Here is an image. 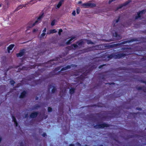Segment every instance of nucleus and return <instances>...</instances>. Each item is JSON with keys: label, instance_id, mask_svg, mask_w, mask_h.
Listing matches in <instances>:
<instances>
[{"label": "nucleus", "instance_id": "nucleus-1", "mask_svg": "<svg viewBox=\"0 0 146 146\" xmlns=\"http://www.w3.org/2000/svg\"><path fill=\"white\" fill-rule=\"evenodd\" d=\"M136 38H134L131 39L130 40L124 41L120 43L113 44L111 45L106 44L104 46L102 44H100L95 46V47L98 48L99 49L102 50L104 49V47L108 48H118L121 45L125 44L127 43H130L134 41H137Z\"/></svg>", "mask_w": 146, "mask_h": 146}, {"label": "nucleus", "instance_id": "nucleus-2", "mask_svg": "<svg viewBox=\"0 0 146 146\" xmlns=\"http://www.w3.org/2000/svg\"><path fill=\"white\" fill-rule=\"evenodd\" d=\"M44 15V13H42V14L40 15L36 20L34 23L33 24L31 22H29L28 24V26L27 27V31L29 30L30 29L34 26H35L37 24L40 23V20L42 18Z\"/></svg>", "mask_w": 146, "mask_h": 146}, {"label": "nucleus", "instance_id": "nucleus-3", "mask_svg": "<svg viewBox=\"0 0 146 146\" xmlns=\"http://www.w3.org/2000/svg\"><path fill=\"white\" fill-rule=\"evenodd\" d=\"M44 15V13H42V14L40 15L36 20L34 23L33 24L31 22H29L28 24V26L27 27V31L29 30L30 29L34 26H35L37 24L40 23V20L42 18Z\"/></svg>", "mask_w": 146, "mask_h": 146}, {"label": "nucleus", "instance_id": "nucleus-4", "mask_svg": "<svg viewBox=\"0 0 146 146\" xmlns=\"http://www.w3.org/2000/svg\"><path fill=\"white\" fill-rule=\"evenodd\" d=\"M127 54L121 53L118 54H112L110 55H108L107 57L108 58L112 59L114 58L115 59H119L122 57H124L127 56Z\"/></svg>", "mask_w": 146, "mask_h": 146}, {"label": "nucleus", "instance_id": "nucleus-5", "mask_svg": "<svg viewBox=\"0 0 146 146\" xmlns=\"http://www.w3.org/2000/svg\"><path fill=\"white\" fill-rule=\"evenodd\" d=\"M40 0H31L29 2L25 4L24 5H19L15 10V11H17L19 10L20 9L22 8L23 7H27V5L29 6L31 5L32 4H34L36 2L38 1H40Z\"/></svg>", "mask_w": 146, "mask_h": 146}, {"label": "nucleus", "instance_id": "nucleus-6", "mask_svg": "<svg viewBox=\"0 0 146 146\" xmlns=\"http://www.w3.org/2000/svg\"><path fill=\"white\" fill-rule=\"evenodd\" d=\"M110 126V125L103 123L102 124H98L94 126V127L95 129L103 128L105 127H108Z\"/></svg>", "mask_w": 146, "mask_h": 146}, {"label": "nucleus", "instance_id": "nucleus-7", "mask_svg": "<svg viewBox=\"0 0 146 146\" xmlns=\"http://www.w3.org/2000/svg\"><path fill=\"white\" fill-rule=\"evenodd\" d=\"M130 70L133 73H139L144 72L141 69L131 68Z\"/></svg>", "mask_w": 146, "mask_h": 146}, {"label": "nucleus", "instance_id": "nucleus-8", "mask_svg": "<svg viewBox=\"0 0 146 146\" xmlns=\"http://www.w3.org/2000/svg\"><path fill=\"white\" fill-rule=\"evenodd\" d=\"M131 2V0H128L123 4H121L118 7H117V10L121 8L123 6H125L128 5Z\"/></svg>", "mask_w": 146, "mask_h": 146}, {"label": "nucleus", "instance_id": "nucleus-9", "mask_svg": "<svg viewBox=\"0 0 146 146\" xmlns=\"http://www.w3.org/2000/svg\"><path fill=\"white\" fill-rule=\"evenodd\" d=\"M35 66L34 65L31 66L29 67H27V66H23L22 67V68L20 69L21 70H29L30 69H32L33 68H34Z\"/></svg>", "mask_w": 146, "mask_h": 146}, {"label": "nucleus", "instance_id": "nucleus-10", "mask_svg": "<svg viewBox=\"0 0 146 146\" xmlns=\"http://www.w3.org/2000/svg\"><path fill=\"white\" fill-rule=\"evenodd\" d=\"M27 94V91L25 90L23 91L20 94L19 96V98L21 99L23 98L26 96V95Z\"/></svg>", "mask_w": 146, "mask_h": 146}, {"label": "nucleus", "instance_id": "nucleus-11", "mask_svg": "<svg viewBox=\"0 0 146 146\" xmlns=\"http://www.w3.org/2000/svg\"><path fill=\"white\" fill-rule=\"evenodd\" d=\"M25 53V50L24 49L21 50L19 53L16 54V56L17 57H21L23 56Z\"/></svg>", "mask_w": 146, "mask_h": 146}, {"label": "nucleus", "instance_id": "nucleus-12", "mask_svg": "<svg viewBox=\"0 0 146 146\" xmlns=\"http://www.w3.org/2000/svg\"><path fill=\"white\" fill-rule=\"evenodd\" d=\"M38 114V112L35 111L32 112L30 115V117L31 118H35L37 117Z\"/></svg>", "mask_w": 146, "mask_h": 146}, {"label": "nucleus", "instance_id": "nucleus-13", "mask_svg": "<svg viewBox=\"0 0 146 146\" xmlns=\"http://www.w3.org/2000/svg\"><path fill=\"white\" fill-rule=\"evenodd\" d=\"M96 47L95 46L90 47L87 48H86L83 50V51L84 52H90L93 50L94 48Z\"/></svg>", "mask_w": 146, "mask_h": 146}, {"label": "nucleus", "instance_id": "nucleus-14", "mask_svg": "<svg viewBox=\"0 0 146 146\" xmlns=\"http://www.w3.org/2000/svg\"><path fill=\"white\" fill-rule=\"evenodd\" d=\"M86 75H85L84 73H83L82 74L78 77V78L80 80H83L86 78Z\"/></svg>", "mask_w": 146, "mask_h": 146}, {"label": "nucleus", "instance_id": "nucleus-15", "mask_svg": "<svg viewBox=\"0 0 146 146\" xmlns=\"http://www.w3.org/2000/svg\"><path fill=\"white\" fill-rule=\"evenodd\" d=\"M113 36L117 38V40H119L121 38V37L120 35L118 34L117 32H115L113 33Z\"/></svg>", "mask_w": 146, "mask_h": 146}, {"label": "nucleus", "instance_id": "nucleus-16", "mask_svg": "<svg viewBox=\"0 0 146 146\" xmlns=\"http://www.w3.org/2000/svg\"><path fill=\"white\" fill-rule=\"evenodd\" d=\"M120 18V16H119L116 20H114L113 22V27L116 26V23H117L119 21Z\"/></svg>", "mask_w": 146, "mask_h": 146}, {"label": "nucleus", "instance_id": "nucleus-17", "mask_svg": "<svg viewBox=\"0 0 146 146\" xmlns=\"http://www.w3.org/2000/svg\"><path fill=\"white\" fill-rule=\"evenodd\" d=\"M14 46V44H11L7 47L8 52L9 53H10V50H11Z\"/></svg>", "mask_w": 146, "mask_h": 146}, {"label": "nucleus", "instance_id": "nucleus-18", "mask_svg": "<svg viewBox=\"0 0 146 146\" xmlns=\"http://www.w3.org/2000/svg\"><path fill=\"white\" fill-rule=\"evenodd\" d=\"M73 47H74L75 48H76L78 47V46L76 44H73L70 46H68V48H69L68 49L69 50L72 49L73 48Z\"/></svg>", "mask_w": 146, "mask_h": 146}, {"label": "nucleus", "instance_id": "nucleus-19", "mask_svg": "<svg viewBox=\"0 0 146 146\" xmlns=\"http://www.w3.org/2000/svg\"><path fill=\"white\" fill-rule=\"evenodd\" d=\"M50 87H53V88L51 90V92L52 93L54 94L57 91V89L55 86H52V84H50L49 85Z\"/></svg>", "mask_w": 146, "mask_h": 146}, {"label": "nucleus", "instance_id": "nucleus-20", "mask_svg": "<svg viewBox=\"0 0 146 146\" xmlns=\"http://www.w3.org/2000/svg\"><path fill=\"white\" fill-rule=\"evenodd\" d=\"M33 82L36 85H37L40 84L41 83V81L40 79L36 80H34Z\"/></svg>", "mask_w": 146, "mask_h": 146}, {"label": "nucleus", "instance_id": "nucleus-21", "mask_svg": "<svg viewBox=\"0 0 146 146\" xmlns=\"http://www.w3.org/2000/svg\"><path fill=\"white\" fill-rule=\"evenodd\" d=\"M76 43L78 44V46H81L84 44V41L82 39H80L78 41L76 42Z\"/></svg>", "mask_w": 146, "mask_h": 146}, {"label": "nucleus", "instance_id": "nucleus-22", "mask_svg": "<svg viewBox=\"0 0 146 146\" xmlns=\"http://www.w3.org/2000/svg\"><path fill=\"white\" fill-rule=\"evenodd\" d=\"M75 38L76 37L75 36H73L71 37V38L66 42V44L68 45L70 44L71 43V41L73 39H75Z\"/></svg>", "mask_w": 146, "mask_h": 146}, {"label": "nucleus", "instance_id": "nucleus-23", "mask_svg": "<svg viewBox=\"0 0 146 146\" xmlns=\"http://www.w3.org/2000/svg\"><path fill=\"white\" fill-rule=\"evenodd\" d=\"M56 32L57 31L55 29L50 30L49 32H47V34L49 35L50 34H53Z\"/></svg>", "mask_w": 146, "mask_h": 146}, {"label": "nucleus", "instance_id": "nucleus-24", "mask_svg": "<svg viewBox=\"0 0 146 146\" xmlns=\"http://www.w3.org/2000/svg\"><path fill=\"white\" fill-rule=\"evenodd\" d=\"M120 111L118 112V113H115L113 114V117L114 118H118L120 117Z\"/></svg>", "mask_w": 146, "mask_h": 146}, {"label": "nucleus", "instance_id": "nucleus-25", "mask_svg": "<svg viewBox=\"0 0 146 146\" xmlns=\"http://www.w3.org/2000/svg\"><path fill=\"white\" fill-rule=\"evenodd\" d=\"M55 74H56L54 73V72H51L47 75V77L48 78H50V77H51L54 76L55 75Z\"/></svg>", "mask_w": 146, "mask_h": 146}, {"label": "nucleus", "instance_id": "nucleus-26", "mask_svg": "<svg viewBox=\"0 0 146 146\" xmlns=\"http://www.w3.org/2000/svg\"><path fill=\"white\" fill-rule=\"evenodd\" d=\"M75 89L74 88H72L69 90V93L71 95H72L75 92Z\"/></svg>", "mask_w": 146, "mask_h": 146}, {"label": "nucleus", "instance_id": "nucleus-27", "mask_svg": "<svg viewBox=\"0 0 146 146\" xmlns=\"http://www.w3.org/2000/svg\"><path fill=\"white\" fill-rule=\"evenodd\" d=\"M77 65L73 64H71L70 65H67L66 66V70L68 69H70L71 68V66L74 67H76L77 66Z\"/></svg>", "mask_w": 146, "mask_h": 146}, {"label": "nucleus", "instance_id": "nucleus-28", "mask_svg": "<svg viewBox=\"0 0 146 146\" xmlns=\"http://www.w3.org/2000/svg\"><path fill=\"white\" fill-rule=\"evenodd\" d=\"M84 40L88 44H94V43L92 41L90 40L86 39H85Z\"/></svg>", "mask_w": 146, "mask_h": 146}, {"label": "nucleus", "instance_id": "nucleus-29", "mask_svg": "<svg viewBox=\"0 0 146 146\" xmlns=\"http://www.w3.org/2000/svg\"><path fill=\"white\" fill-rule=\"evenodd\" d=\"M82 6L84 8H89L88 3H84L82 4Z\"/></svg>", "mask_w": 146, "mask_h": 146}, {"label": "nucleus", "instance_id": "nucleus-30", "mask_svg": "<svg viewBox=\"0 0 146 146\" xmlns=\"http://www.w3.org/2000/svg\"><path fill=\"white\" fill-rule=\"evenodd\" d=\"M88 3L89 7H95L96 6V5L94 3L88 2Z\"/></svg>", "mask_w": 146, "mask_h": 146}, {"label": "nucleus", "instance_id": "nucleus-31", "mask_svg": "<svg viewBox=\"0 0 146 146\" xmlns=\"http://www.w3.org/2000/svg\"><path fill=\"white\" fill-rule=\"evenodd\" d=\"M63 1V0H61L59 1L56 6V7L57 8H59L61 6L62 3Z\"/></svg>", "mask_w": 146, "mask_h": 146}, {"label": "nucleus", "instance_id": "nucleus-32", "mask_svg": "<svg viewBox=\"0 0 146 146\" xmlns=\"http://www.w3.org/2000/svg\"><path fill=\"white\" fill-rule=\"evenodd\" d=\"M129 48H121V50H124V52H125V53L127 54V53H126L128 52V49Z\"/></svg>", "mask_w": 146, "mask_h": 146}, {"label": "nucleus", "instance_id": "nucleus-33", "mask_svg": "<svg viewBox=\"0 0 146 146\" xmlns=\"http://www.w3.org/2000/svg\"><path fill=\"white\" fill-rule=\"evenodd\" d=\"M141 17V14L139 12L137 13V16H136L135 17V19H137Z\"/></svg>", "mask_w": 146, "mask_h": 146}, {"label": "nucleus", "instance_id": "nucleus-34", "mask_svg": "<svg viewBox=\"0 0 146 146\" xmlns=\"http://www.w3.org/2000/svg\"><path fill=\"white\" fill-rule=\"evenodd\" d=\"M139 113V112H137L136 113H130V114L132 115V116H133L134 117H135V116L137 114H138Z\"/></svg>", "mask_w": 146, "mask_h": 146}, {"label": "nucleus", "instance_id": "nucleus-35", "mask_svg": "<svg viewBox=\"0 0 146 146\" xmlns=\"http://www.w3.org/2000/svg\"><path fill=\"white\" fill-rule=\"evenodd\" d=\"M140 40L143 42H146V37H141L140 38Z\"/></svg>", "mask_w": 146, "mask_h": 146}, {"label": "nucleus", "instance_id": "nucleus-36", "mask_svg": "<svg viewBox=\"0 0 146 146\" xmlns=\"http://www.w3.org/2000/svg\"><path fill=\"white\" fill-rule=\"evenodd\" d=\"M10 83L11 85L13 86L14 85V84L15 83V82L14 80H11L10 81Z\"/></svg>", "mask_w": 146, "mask_h": 146}, {"label": "nucleus", "instance_id": "nucleus-37", "mask_svg": "<svg viewBox=\"0 0 146 146\" xmlns=\"http://www.w3.org/2000/svg\"><path fill=\"white\" fill-rule=\"evenodd\" d=\"M145 87L144 86H143L142 87H136V88L137 90H142L143 88H144Z\"/></svg>", "mask_w": 146, "mask_h": 146}, {"label": "nucleus", "instance_id": "nucleus-38", "mask_svg": "<svg viewBox=\"0 0 146 146\" xmlns=\"http://www.w3.org/2000/svg\"><path fill=\"white\" fill-rule=\"evenodd\" d=\"M145 12H146V10L145 9H143L141 11H139V12L141 14H144Z\"/></svg>", "mask_w": 146, "mask_h": 146}, {"label": "nucleus", "instance_id": "nucleus-39", "mask_svg": "<svg viewBox=\"0 0 146 146\" xmlns=\"http://www.w3.org/2000/svg\"><path fill=\"white\" fill-rule=\"evenodd\" d=\"M90 71V68L88 69V70H87L86 71V72L84 73L85 75H86V76L87 74H88L91 71Z\"/></svg>", "mask_w": 146, "mask_h": 146}, {"label": "nucleus", "instance_id": "nucleus-40", "mask_svg": "<svg viewBox=\"0 0 146 146\" xmlns=\"http://www.w3.org/2000/svg\"><path fill=\"white\" fill-rule=\"evenodd\" d=\"M141 61L146 60V54H145V56H143V58L141 59Z\"/></svg>", "mask_w": 146, "mask_h": 146}, {"label": "nucleus", "instance_id": "nucleus-41", "mask_svg": "<svg viewBox=\"0 0 146 146\" xmlns=\"http://www.w3.org/2000/svg\"><path fill=\"white\" fill-rule=\"evenodd\" d=\"M12 120L14 122L17 121L14 115H12Z\"/></svg>", "mask_w": 146, "mask_h": 146}, {"label": "nucleus", "instance_id": "nucleus-42", "mask_svg": "<svg viewBox=\"0 0 146 146\" xmlns=\"http://www.w3.org/2000/svg\"><path fill=\"white\" fill-rule=\"evenodd\" d=\"M55 21L56 20L55 19H54L52 21L51 24V26H53L55 25Z\"/></svg>", "mask_w": 146, "mask_h": 146}, {"label": "nucleus", "instance_id": "nucleus-43", "mask_svg": "<svg viewBox=\"0 0 146 146\" xmlns=\"http://www.w3.org/2000/svg\"><path fill=\"white\" fill-rule=\"evenodd\" d=\"M40 105H35L34 106L33 109H37V108H40Z\"/></svg>", "mask_w": 146, "mask_h": 146}, {"label": "nucleus", "instance_id": "nucleus-44", "mask_svg": "<svg viewBox=\"0 0 146 146\" xmlns=\"http://www.w3.org/2000/svg\"><path fill=\"white\" fill-rule=\"evenodd\" d=\"M96 68V67L95 65H93L90 68V71H92L93 70Z\"/></svg>", "mask_w": 146, "mask_h": 146}, {"label": "nucleus", "instance_id": "nucleus-45", "mask_svg": "<svg viewBox=\"0 0 146 146\" xmlns=\"http://www.w3.org/2000/svg\"><path fill=\"white\" fill-rule=\"evenodd\" d=\"M52 109L51 107H48V112H51L52 111Z\"/></svg>", "mask_w": 146, "mask_h": 146}, {"label": "nucleus", "instance_id": "nucleus-46", "mask_svg": "<svg viewBox=\"0 0 146 146\" xmlns=\"http://www.w3.org/2000/svg\"><path fill=\"white\" fill-rule=\"evenodd\" d=\"M61 67V66H59V67L55 68L54 69V70L55 71H58L60 69Z\"/></svg>", "mask_w": 146, "mask_h": 146}, {"label": "nucleus", "instance_id": "nucleus-47", "mask_svg": "<svg viewBox=\"0 0 146 146\" xmlns=\"http://www.w3.org/2000/svg\"><path fill=\"white\" fill-rule=\"evenodd\" d=\"M139 81L141 83H145L146 84V81H144L143 80H139Z\"/></svg>", "mask_w": 146, "mask_h": 146}, {"label": "nucleus", "instance_id": "nucleus-48", "mask_svg": "<svg viewBox=\"0 0 146 146\" xmlns=\"http://www.w3.org/2000/svg\"><path fill=\"white\" fill-rule=\"evenodd\" d=\"M106 85H111L112 84L114 85L115 83L114 82H110V83H107L105 84Z\"/></svg>", "mask_w": 146, "mask_h": 146}, {"label": "nucleus", "instance_id": "nucleus-49", "mask_svg": "<svg viewBox=\"0 0 146 146\" xmlns=\"http://www.w3.org/2000/svg\"><path fill=\"white\" fill-rule=\"evenodd\" d=\"M63 31V30L62 29H59L58 32V34L59 35H61V33Z\"/></svg>", "mask_w": 146, "mask_h": 146}, {"label": "nucleus", "instance_id": "nucleus-50", "mask_svg": "<svg viewBox=\"0 0 146 146\" xmlns=\"http://www.w3.org/2000/svg\"><path fill=\"white\" fill-rule=\"evenodd\" d=\"M80 9L79 8H78L76 9V13L77 14H79L80 13Z\"/></svg>", "mask_w": 146, "mask_h": 146}, {"label": "nucleus", "instance_id": "nucleus-51", "mask_svg": "<svg viewBox=\"0 0 146 146\" xmlns=\"http://www.w3.org/2000/svg\"><path fill=\"white\" fill-rule=\"evenodd\" d=\"M106 65V64H102V65H100L99 67H98V68H99V69H100V68H102L103 67V66H105Z\"/></svg>", "mask_w": 146, "mask_h": 146}, {"label": "nucleus", "instance_id": "nucleus-52", "mask_svg": "<svg viewBox=\"0 0 146 146\" xmlns=\"http://www.w3.org/2000/svg\"><path fill=\"white\" fill-rule=\"evenodd\" d=\"M66 70V67H63L62 68V69H61V71H64Z\"/></svg>", "mask_w": 146, "mask_h": 146}, {"label": "nucleus", "instance_id": "nucleus-53", "mask_svg": "<svg viewBox=\"0 0 146 146\" xmlns=\"http://www.w3.org/2000/svg\"><path fill=\"white\" fill-rule=\"evenodd\" d=\"M38 70L42 72H43L45 70V69L44 68L40 69H39Z\"/></svg>", "mask_w": 146, "mask_h": 146}, {"label": "nucleus", "instance_id": "nucleus-54", "mask_svg": "<svg viewBox=\"0 0 146 146\" xmlns=\"http://www.w3.org/2000/svg\"><path fill=\"white\" fill-rule=\"evenodd\" d=\"M115 0H109L108 2V3L110 4L112 2L115 1Z\"/></svg>", "mask_w": 146, "mask_h": 146}, {"label": "nucleus", "instance_id": "nucleus-55", "mask_svg": "<svg viewBox=\"0 0 146 146\" xmlns=\"http://www.w3.org/2000/svg\"><path fill=\"white\" fill-rule=\"evenodd\" d=\"M115 0H109L108 2V3L110 4L112 2L115 1Z\"/></svg>", "mask_w": 146, "mask_h": 146}, {"label": "nucleus", "instance_id": "nucleus-56", "mask_svg": "<svg viewBox=\"0 0 146 146\" xmlns=\"http://www.w3.org/2000/svg\"><path fill=\"white\" fill-rule=\"evenodd\" d=\"M20 146H24L23 143V141H21L20 143Z\"/></svg>", "mask_w": 146, "mask_h": 146}, {"label": "nucleus", "instance_id": "nucleus-57", "mask_svg": "<svg viewBox=\"0 0 146 146\" xmlns=\"http://www.w3.org/2000/svg\"><path fill=\"white\" fill-rule=\"evenodd\" d=\"M42 136L43 137H44L46 136H47V135L44 132L42 134Z\"/></svg>", "mask_w": 146, "mask_h": 146}, {"label": "nucleus", "instance_id": "nucleus-58", "mask_svg": "<svg viewBox=\"0 0 146 146\" xmlns=\"http://www.w3.org/2000/svg\"><path fill=\"white\" fill-rule=\"evenodd\" d=\"M142 90L145 92H146V87L145 86L144 88H143Z\"/></svg>", "mask_w": 146, "mask_h": 146}, {"label": "nucleus", "instance_id": "nucleus-59", "mask_svg": "<svg viewBox=\"0 0 146 146\" xmlns=\"http://www.w3.org/2000/svg\"><path fill=\"white\" fill-rule=\"evenodd\" d=\"M14 124H15V126L16 127H17L18 126V123L17 121L14 122Z\"/></svg>", "mask_w": 146, "mask_h": 146}, {"label": "nucleus", "instance_id": "nucleus-60", "mask_svg": "<svg viewBox=\"0 0 146 146\" xmlns=\"http://www.w3.org/2000/svg\"><path fill=\"white\" fill-rule=\"evenodd\" d=\"M76 11H74L72 13V15H73V16H75V15H76Z\"/></svg>", "mask_w": 146, "mask_h": 146}, {"label": "nucleus", "instance_id": "nucleus-61", "mask_svg": "<svg viewBox=\"0 0 146 146\" xmlns=\"http://www.w3.org/2000/svg\"><path fill=\"white\" fill-rule=\"evenodd\" d=\"M46 35V33H43L41 35V37H43L44 36Z\"/></svg>", "mask_w": 146, "mask_h": 146}, {"label": "nucleus", "instance_id": "nucleus-62", "mask_svg": "<svg viewBox=\"0 0 146 146\" xmlns=\"http://www.w3.org/2000/svg\"><path fill=\"white\" fill-rule=\"evenodd\" d=\"M136 109V110H139V111H141L142 110L141 108H138V107Z\"/></svg>", "mask_w": 146, "mask_h": 146}, {"label": "nucleus", "instance_id": "nucleus-63", "mask_svg": "<svg viewBox=\"0 0 146 146\" xmlns=\"http://www.w3.org/2000/svg\"><path fill=\"white\" fill-rule=\"evenodd\" d=\"M55 59H56L55 60H54V59L51 60H50V61H54V60H58V58H55Z\"/></svg>", "mask_w": 146, "mask_h": 146}, {"label": "nucleus", "instance_id": "nucleus-64", "mask_svg": "<svg viewBox=\"0 0 146 146\" xmlns=\"http://www.w3.org/2000/svg\"><path fill=\"white\" fill-rule=\"evenodd\" d=\"M46 28H45L44 30H43V33H45L46 31Z\"/></svg>", "mask_w": 146, "mask_h": 146}]
</instances>
